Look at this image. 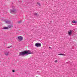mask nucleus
I'll return each instance as SVG.
<instances>
[{
    "mask_svg": "<svg viewBox=\"0 0 77 77\" xmlns=\"http://www.w3.org/2000/svg\"><path fill=\"white\" fill-rule=\"evenodd\" d=\"M32 52L30 50L25 51L23 52H20L19 56H28V54H32Z\"/></svg>",
    "mask_w": 77,
    "mask_h": 77,
    "instance_id": "nucleus-1",
    "label": "nucleus"
},
{
    "mask_svg": "<svg viewBox=\"0 0 77 77\" xmlns=\"http://www.w3.org/2000/svg\"><path fill=\"white\" fill-rule=\"evenodd\" d=\"M35 46L37 47H41V44L40 43H37L35 44Z\"/></svg>",
    "mask_w": 77,
    "mask_h": 77,
    "instance_id": "nucleus-2",
    "label": "nucleus"
},
{
    "mask_svg": "<svg viewBox=\"0 0 77 77\" xmlns=\"http://www.w3.org/2000/svg\"><path fill=\"white\" fill-rule=\"evenodd\" d=\"M10 11L11 14H14L17 12V11L15 9L11 10Z\"/></svg>",
    "mask_w": 77,
    "mask_h": 77,
    "instance_id": "nucleus-3",
    "label": "nucleus"
},
{
    "mask_svg": "<svg viewBox=\"0 0 77 77\" xmlns=\"http://www.w3.org/2000/svg\"><path fill=\"white\" fill-rule=\"evenodd\" d=\"M18 39L20 41H22L23 40V37L19 36L18 37Z\"/></svg>",
    "mask_w": 77,
    "mask_h": 77,
    "instance_id": "nucleus-4",
    "label": "nucleus"
},
{
    "mask_svg": "<svg viewBox=\"0 0 77 77\" xmlns=\"http://www.w3.org/2000/svg\"><path fill=\"white\" fill-rule=\"evenodd\" d=\"M72 30H69L68 32V34L69 35H71L72 34Z\"/></svg>",
    "mask_w": 77,
    "mask_h": 77,
    "instance_id": "nucleus-5",
    "label": "nucleus"
},
{
    "mask_svg": "<svg viewBox=\"0 0 77 77\" xmlns=\"http://www.w3.org/2000/svg\"><path fill=\"white\" fill-rule=\"evenodd\" d=\"M5 23H7V24H11V22L9 21H5Z\"/></svg>",
    "mask_w": 77,
    "mask_h": 77,
    "instance_id": "nucleus-6",
    "label": "nucleus"
},
{
    "mask_svg": "<svg viewBox=\"0 0 77 77\" xmlns=\"http://www.w3.org/2000/svg\"><path fill=\"white\" fill-rule=\"evenodd\" d=\"M58 56H66V55L63 54H58Z\"/></svg>",
    "mask_w": 77,
    "mask_h": 77,
    "instance_id": "nucleus-7",
    "label": "nucleus"
},
{
    "mask_svg": "<svg viewBox=\"0 0 77 77\" xmlns=\"http://www.w3.org/2000/svg\"><path fill=\"white\" fill-rule=\"evenodd\" d=\"M3 29H4V30H8V29H9L8 28V27H4L3 28Z\"/></svg>",
    "mask_w": 77,
    "mask_h": 77,
    "instance_id": "nucleus-8",
    "label": "nucleus"
},
{
    "mask_svg": "<svg viewBox=\"0 0 77 77\" xmlns=\"http://www.w3.org/2000/svg\"><path fill=\"white\" fill-rule=\"evenodd\" d=\"M34 15H35V16H39V15H38L36 13H34Z\"/></svg>",
    "mask_w": 77,
    "mask_h": 77,
    "instance_id": "nucleus-9",
    "label": "nucleus"
},
{
    "mask_svg": "<svg viewBox=\"0 0 77 77\" xmlns=\"http://www.w3.org/2000/svg\"><path fill=\"white\" fill-rule=\"evenodd\" d=\"M8 55H9V52H7L5 53V55H6V56H8Z\"/></svg>",
    "mask_w": 77,
    "mask_h": 77,
    "instance_id": "nucleus-10",
    "label": "nucleus"
},
{
    "mask_svg": "<svg viewBox=\"0 0 77 77\" xmlns=\"http://www.w3.org/2000/svg\"><path fill=\"white\" fill-rule=\"evenodd\" d=\"M72 22L73 23H75V24H76V23H77V21L73 20L72 21Z\"/></svg>",
    "mask_w": 77,
    "mask_h": 77,
    "instance_id": "nucleus-11",
    "label": "nucleus"
},
{
    "mask_svg": "<svg viewBox=\"0 0 77 77\" xmlns=\"http://www.w3.org/2000/svg\"><path fill=\"white\" fill-rule=\"evenodd\" d=\"M37 5L39 6H41V4L39 2H37Z\"/></svg>",
    "mask_w": 77,
    "mask_h": 77,
    "instance_id": "nucleus-12",
    "label": "nucleus"
},
{
    "mask_svg": "<svg viewBox=\"0 0 77 77\" xmlns=\"http://www.w3.org/2000/svg\"><path fill=\"white\" fill-rule=\"evenodd\" d=\"M22 22V21L21 20H20V21L17 22V23H21Z\"/></svg>",
    "mask_w": 77,
    "mask_h": 77,
    "instance_id": "nucleus-13",
    "label": "nucleus"
},
{
    "mask_svg": "<svg viewBox=\"0 0 77 77\" xmlns=\"http://www.w3.org/2000/svg\"><path fill=\"white\" fill-rule=\"evenodd\" d=\"M55 62L56 63H57V60H56L55 61Z\"/></svg>",
    "mask_w": 77,
    "mask_h": 77,
    "instance_id": "nucleus-14",
    "label": "nucleus"
},
{
    "mask_svg": "<svg viewBox=\"0 0 77 77\" xmlns=\"http://www.w3.org/2000/svg\"><path fill=\"white\" fill-rule=\"evenodd\" d=\"M12 71V72H15V70H13Z\"/></svg>",
    "mask_w": 77,
    "mask_h": 77,
    "instance_id": "nucleus-15",
    "label": "nucleus"
},
{
    "mask_svg": "<svg viewBox=\"0 0 77 77\" xmlns=\"http://www.w3.org/2000/svg\"><path fill=\"white\" fill-rule=\"evenodd\" d=\"M49 48H50L51 49V48L50 47H49Z\"/></svg>",
    "mask_w": 77,
    "mask_h": 77,
    "instance_id": "nucleus-16",
    "label": "nucleus"
},
{
    "mask_svg": "<svg viewBox=\"0 0 77 77\" xmlns=\"http://www.w3.org/2000/svg\"><path fill=\"white\" fill-rule=\"evenodd\" d=\"M9 27V28H10V27H11V26H8Z\"/></svg>",
    "mask_w": 77,
    "mask_h": 77,
    "instance_id": "nucleus-17",
    "label": "nucleus"
},
{
    "mask_svg": "<svg viewBox=\"0 0 77 77\" xmlns=\"http://www.w3.org/2000/svg\"><path fill=\"white\" fill-rule=\"evenodd\" d=\"M7 48H10V47H7Z\"/></svg>",
    "mask_w": 77,
    "mask_h": 77,
    "instance_id": "nucleus-18",
    "label": "nucleus"
}]
</instances>
